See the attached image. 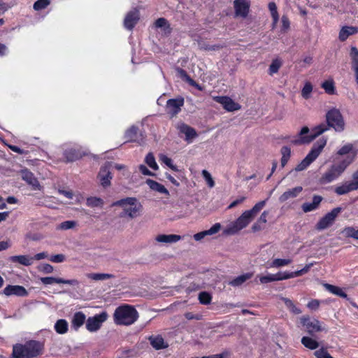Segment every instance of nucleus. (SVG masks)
I'll return each instance as SVG.
<instances>
[{
  "label": "nucleus",
  "mask_w": 358,
  "mask_h": 358,
  "mask_svg": "<svg viewBox=\"0 0 358 358\" xmlns=\"http://www.w3.org/2000/svg\"><path fill=\"white\" fill-rule=\"evenodd\" d=\"M301 343L307 348L310 350H315L318 348L319 343L315 339L308 337L303 336L301 338Z\"/></svg>",
  "instance_id": "obj_38"
},
{
  "label": "nucleus",
  "mask_w": 358,
  "mask_h": 358,
  "mask_svg": "<svg viewBox=\"0 0 358 358\" xmlns=\"http://www.w3.org/2000/svg\"><path fill=\"white\" fill-rule=\"evenodd\" d=\"M350 57L351 60V68L354 72L355 82L358 85V49L356 47H351Z\"/></svg>",
  "instance_id": "obj_23"
},
{
  "label": "nucleus",
  "mask_w": 358,
  "mask_h": 358,
  "mask_svg": "<svg viewBox=\"0 0 358 358\" xmlns=\"http://www.w3.org/2000/svg\"><path fill=\"white\" fill-rule=\"evenodd\" d=\"M221 229V224L215 223L209 229L205 230L194 235V239L200 241L207 236H212L217 234Z\"/></svg>",
  "instance_id": "obj_24"
},
{
  "label": "nucleus",
  "mask_w": 358,
  "mask_h": 358,
  "mask_svg": "<svg viewBox=\"0 0 358 358\" xmlns=\"http://www.w3.org/2000/svg\"><path fill=\"white\" fill-rule=\"evenodd\" d=\"M282 28L281 31L286 32L289 29L290 22L286 15H282L281 18Z\"/></svg>",
  "instance_id": "obj_56"
},
{
  "label": "nucleus",
  "mask_w": 358,
  "mask_h": 358,
  "mask_svg": "<svg viewBox=\"0 0 358 358\" xmlns=\"http://www.w3.org/2000/svg\"><path fill=\"white\" fill-rule=\"evenodd\" d=\"M113 207H119L122 211L119 216L122 218L134 219L142 212V205L134 197H127L113 202Z\"/></svg>",
  "instance_id": "obj_2"
},
{
  "label": "nucleus",
  "mask_w": 358,
  "mask_h": 358,
  "mask_svg": "<svg viewBox=\"0 0 358 358\" xmlns=\"http://www.w3.org/2000/svg\"><path fill=\"white\" fill-rule=\"evenodd\" d=\"M358 189V177L352 175V180L346 181L335 189V192L338 195L348 194L350 192Z\"/></svg>",
  "instance_id": "obj_12"
},
{
  "label": "nucleus",
  "mask_w": 358,
  "mask_h": 358,
  "mask_svg": "<svg viewBox=\"0 0 358 358\" xmlns=\"http://www.w3.org/2000/svg\"><path fill=\"white\" fill-rule=\"evenodd\" d=\"M50 261L55 262V263H62L65 261L66 258L65 256L62 254H58L52 255L49 258Z\"/></svg>",
  "instance_id": "obj_59"
},
{
  "label": "nucleus",
  "mask_w": 358,
  "mask_h": 358,
  "mask_svg": "<svg viewBox=\"0 0 358 358\" xmlns=\"http://www.w3.org/2000/svg\"><path fill=\"white\" fill-rule=\"evenodd\" d=\"M178 129L179 130L180 133L185 134V141L188 143H192V140L197 136L196 130L187 124L181 123L178 125Z\"/></svg>",
  "instance_id": "obj_21"
},
{
  "label": "nucleus",
  "mask_w": 358,
  "mask_h": 358,
  "mask_svg": "<svg viewBox=\"0 0 358 358\" xmlns=\"http://www.w3.org/2000/svg\"><path fill=\"white\" fill-rule=\"evenodd\" d=\"M327 144V139L324 138L318 140L313 146L311 150L306 157L295 167V171H301L307 169L320 155Z\"/></svg>",
  "instance_id": "obj_5"
},
{
  "label": "nucleus",
  "mask_w": 358,
  "mask_h": 358,
  "mask_svg": "<svg viewBox=\"0 0 358 358\" xmlns=\"http://www.w3.org/2000/svg\"><path fill=\"white\" fill-rule=\"evenodd\" d=\"M202 176H203V178L205 179L206 182H207L208 185L210 187H213L215 185V182L213 179L210 173L206 170H203Z\"/></svg>",
  "instance_id": "obj_52"
},
{
  "label": "nucleus",
  "mask_w": 358,
  "mask_h": 358,
  "mask_svg": "<svg viewBox=\"0 0 358 358\" xmlns=\"http://www.w3.org/2000/svg\"><path fill=\"white\" fill-rule=\"evenodd\" d=\"M314 264V262H311L310 264H306L302 269L296 271L295 274H296V276L299 277L307 273Z\"/></svg>",
  "instance_id": "obj_57"
},
{
  "label": "nucleus",
  "mask_w": 358,
  "mask_h": 358,
  "mask_svg": "<svg viewBox=\"0 0 358 358\" xmlns=\"http://www.w3.org/2000/svg\"><path fill=\"white\" fill-rule=\"evenodd\" d=\"M252 273H247L239 276H237L231 281H230L229 285L234 287H238L243 284L246 280L250 279L252 277Z\"/></svg>",
  "instance_id": "obj_34"
},
{
  "label": "nucleus",
  "mask_w": 358,
  "mask_h": 358,
  "mask_svg": "<svg viewBox=\"0 0 358 358\" xmlns=\"http://www.w3.org/2000/svg\"><path fill=\"white\" fill-rule=\"evenodd\" d=\"M322 87L329 94H334L336 93V88L333 80H327L322 83Z\"/></svg>",
  "instance_id": "obj_40"
},
{
  "label": "nucleus",
  "mask_w": 358,
  "mask_h": 358,
  "mask_svg": "<svg viewBox=\"0 0 358 358\" xmlns=\"http://www.w3.org/2000/svg\"><path fill=\"white\" fill-rule=\"evenodd\" d=\"M23 180L31 185L34 189H40V184L34 175L27 169H22L20 172Z\"/></svg>",
  "instance_id": "obj_19"
},
{
  "label": "nucleus",
  "mask_w": 358,
  "mask_h": 358,
  "mask_svg": "<svg viewBox=\"0 0 358 358\" xmlns=\"http://www.w3.org/2000/svg\"><path fill=\"white\" fill-rule=\"evenodd\" d=\"M282 301L285 303V306L294 314H300L301 310L297 308L293 301L287 298H282Z\"/></svg>",
  "instance_id": "obj_46"
},
{
  "label": "nucleus",
  "mask_w": 358,
  "mask_h": 358,
  "mask_svg": "<svg viewBox=\"0 0 358 358\" xmlns=\"http://www.w3.org/2000/svg\"><path fill=\"white\" fill-rule=\"evenodd\" d=\"M98 178L102 186L107 187L110 185L112 176L108 166L106 165L101 168Z\"/></svg>",
  "instance_id": "obj_26"
},
{
  "label": "nucleus",
  "mask_w": 358,
  "mask_h": 358,
  "mask_svg": "<svg viewBox=\"0 0 358 358\" xmlns=\"http://www.w3.org/2000/svg\"><path fill=\"white\" fill-rule=\"evenodd\" d=\"M44 345L37 341H29L25 344H17L13 346V355L15 358H33L41 355Z\"/></svg>",
  "instance_id": "obj_3"
},
{
  "label": "nucleus",
  "mask_w": 358,
  "mask_h": 358,
  "mask_svg": "<svg viewBox=\"0 0 358 358\" xmlns=\"http://www.w3.org/2000/svg\"><path fill=\"white\" fill-rule=\"evenodd\" d=\"M77 226V222L73 220H67L60 223L57 227L59 230H68Z\"/></svg>",
  "instance_id": "obj_47"
},
{
  "label": "nucleus",
  "mask_w": 358,
  "mask_h": 358,
  "mask_svg": "<svg viewBox=\"0 0 358 358\" xmlns=\"http://www.w3.org/2000/svg\"><path fill=\"white\" fill-rule=\"evenodd\" d=\"M181 236L176 234H159L156 236V241L162 243H173L181 240Z\"/></svg>",
  "instance_id": "obj_28"
},
{
  "label": "nucleus",
  "mask_w": 358,
  "mask_h": 358,
  "mask_svg": "<svg viewBox=\"0 0 358 358\" xmlns=\"http://www.w3.org/2000/svg\"><path fill=\"white\" fill-rule=\"evenodd\" d=\"M149 341L152 348L155 350L165 349L169 346V344L159 335L150 336Z\"/></svg>",
  "instance_id": "obj_27"
},
{
  "label": "nucleus",
  "mask_w": 358,
  "mask_h": 358,
  "mask_svg": "<svg viewBox=\"0 0 358 358\" xmlns=\"http://www.w3.org/2000/svg\"><path fill=\"white\" fill-rule=\"evenodd\" d=\"M9 260L13 263H19L23 266H30L34 263V258L28 255L11 256Z\"/></svg>",
  "instance_id": "obj_30"
},
{
  "label": "nucleus",
  "mask_w": 358,
  "mask_h": 358,
  "mask_svg": "<svg viewBox=\"0 0 358 358\" xmlns=\"http://www.w3.org/2000/svg\"><path fill=\"white\" fill-rule=\"evenodd\" d=\"M38 269H39V271H41L45 273H52V271L54 270L52 266H51L50 264H41L38 267Z\"/></svg>",
  "instance_id": "obj_60"
},
{
  "label": "nucleus",
  "mask_w": 358,
  "mask_h": 358,
  "mask_svg": "<svg viewBox=\"0 0 358 358\" xmlns=\"http://www.w3.org/2000/svg\"><path fill=\"white\" fill-rule=\"evenodd\" d=\"M261 284H266L268 282L277 281L276 273L272 274L267 273L265 275H259L257 277Z\"/></svg>",
  "instance_id": "obj_43"
},
{
  "label": "nucleus",
  "mask_w": 358,
  "mask_h": 358,
  "mask_svg": "<svg viewBox=\"0 0 358 358\" xmlns=\"http://www.w3.org/2000/svg\"><path fill=\"white\" fill-rule=\"evenodd\" d=\"M326 117L328 125L336 131H342L344 129L343 119L338 110L335 108L330 110Z\"/></svg>",
  "instance_id": "obj_9"
},
{
  "label": "nucleus",
  "mask_w": 358,
  "mask_h": 358,
  "mask_svg": "<svg viewBox=\"0 0 358 358\" xmlns=\"http://www.w3.org/2000/svg\"><path fill=\"white\" fill-rule=\"evenodd\" d=\"M355 229H356L353 227H345L342 230L341 234L345 238H352L354 236Z\"/></svg>",
  "instance_id": "obj_54"
},
{
  "label": "nucleus",
  "mask_w": 358,
  "mask_h": 358,
  "mask_svg": "<svg viewBox=\"0 0 358 358\" xmlns=\"http://www.w3.org/2000/svg\"><path fill=\"white\" fill-rule=\"evenodd\" d=\"M41 282L44 285H52L53 283H62L70 285L73 286H77L79 284V282L76 279L71 280H64L59 278H54V277H43L41 278Z\"/></svg>",
  "instance_id": "obj_20"
},
{
  "label": "nucleus",
  "mask_w": 358,
  "mask_h": 358,
  "mask_svg": "<svg viewBox=\"0 0 358 358\" xmlns=\"http://www.w3.org/2000/svg\"><path fill=\"white\" fill-rule=\"evenodd\" d=\"M282 62L279 59H273L269 66V74L273 75L276 73L280 69Z\"/></svg>",
  "instance_id": "obj_49"
},
{
  "label": "nucleus",
  "mask_w": 358,
  "mask_h": 358,
  "mask_svg": "<svg viewBox=\"0 0 358 358\" xmlns=\"http://www.w3.org/2000/svg\"><path fill=\"white\" fill-rule=\"evenodd\" d=\"M350 164L351 159L342 160L339 164L332 165L321 177V183L327 184L335 180Z\"/></svg>",
  "instance_id": "obj_7"
},
{
  "label": "nucleus",
  "mask_w": 358,
  "mask_h": 358,
  "mask_svg": "<svg viewBox=\"0 0 358 358\" xmlns=\"http://www.w3.org/2000/svg\"><path fill=\"white\" fill-rule=\"evenodd\" d=\"M268 9L271 13V15H278L277 6L274 2H270L268 5Z\"/></svg>",
  "instance_id": "obj_63"
},
{
  "label": "nucleus",
  "mask_w": 358,
  "mask_h": 358,
  "mask_svg": "<svg viewBox=\"0 0 358 358\" xmlns=\"http://www.w3.org/2000/svg\"><path fill=\"white\" fill-rule=\"evenodd\" d=\"M139 20V12L137 9L129 11L125 16L124 26L127 29L131 30Z\"/></svg>",
  "instance_id": "obj_17"
},
{
  "label": "nucleus",
  "mask_w": 358,
  "mask_h": 358,
  "mask_svg": "<svg viewBox=\"0 0 358 358\" xmlns=\"http://www.w3.org/2000/svg\"><path fill=\"white\" fill-rule=\"evenodd\" d=\"M268 211H264L260 217H259V219L257 220V222H259V223L262 224H264L267 222V216H268Z\"/></svg>",
  "instance_id": "obj_64"
},
{
  "label": "nucleus",
  "mask_w": 358,
  "mask_h": 358,
  "mask_svg": "<svg viewBox=\"0 0 358 358\" xmlns=\"http://www.w3.org/2000/svg\"><path fill=\"white\" fill-rule=\"evenodd\" d=\"M341 210V208L337 207L327 213L317 222L315 226L316 229L322 231L331 227Z\"/></svg>",
  "instance_id": "obj_8"
},
{
  "label": "nucleus",
  "mask_w": 358,
  "mask_h": 358,
  "mask_svg": "<svg viewBox=\"0 0 358 358\" xmlns=\"http://www.w3.org/2000/svg\"><path fill=\"white\" fill-rule=\"evenodd\" d=\"M3 294L6 296L15 295L25 296L28 294L26 289L20 285H8L3 289Z\"/></svg>",
  "instance_id": "obj_22"
},
{
  "label": "nucleus",
  "mask_w": 358,
  "mask_h": 358,
  "mask_svg": "<svg viewBox=\"0 0 358 358\" xmlns=\"http://www.w3.org/2000/svg\"><path fill=\"white\" fill-rule=\"evenodd\" d=\"M85 275L87 278L94 281H103L114 277L112 274L101 273H87Z\"/></svg>",
  "instance_id": "obj_33"
},
{
  "label": "nucleus",
  "mask_w": 358,
  "mask_h": 358,
  "mask_svg": "<svg viewBox=\"0 0 358 358\" xmlns=\"http://www.w3.org/2000/svg\"><path fill=\"white\" fill-rule=\"evenodd\" d=\"M314 354L317 358H334L326 350L323 348L316 350Z\"/></svg>",
  "instance_id": "obj_55"
},
{
  "label": "nucleus",
  "mask_w": 358,
  "mask_h": 358,
  "mask_svg": "<svg viewBox=\"0 0 358 358\" xmlns=\"http://www.w3.org/2000/svg\"><path fill=\"white\" fill-rule=\"evenodd\" d=\"M65 158L67 161L72 162L80 157V153L74 148L66 150L64 152Z\"/></svg>",
  "instance_id": "obj_39"
},
{
  "label": "nucleus",
  "mask_w": 358,
  "mask_h": 358,
  "mask_svg": "<svg viewBox=\"0 0 358 358\" xmlns=\"http://www.w3.org/2000/svg\"><path fill=\"white\" fill-rule=\"evenodd\" d=\"M280 152L282 155L281 166H282V167H284L287 164V162L289 161V159L290 158L291 150L287 146H283L281 148Z\"/></svg>",
  "instance_id": "obj_41"
},
{
  "label": "nucleus",
  "mask_w": 358,
  "mask_h": 358,
  "mask_svg": "<svg viewBox=\"0 0 358 358\" xmlns=\"http://www.w3.org/2000/svg\"><path fill=\"white\" fill-rule=\"evenodd\" d=\"M199 300L201 304L207 305L211 302L212 296L209 293L202 292L199 295Z\"/></svg>",
  "instance_id": "obj_50"
},
{
  "label": "nucleus",
  "mask_w": 358,
  "mask_h": 358,
  "mask_svg": "<svg viewBox=\"0 0 358 358\" xmlns=\"http://www.w3.org/2000/svg\"><path fill=\"white\" fill-rule=\"evenodd\" d=\"M250 6L249 0H235L234 7L236 15L245 17L249 13Z\"/></svg>",
  "instance_id": "obj_14"
},
{
  "label": "nucleus",
  "mask_w": 358,
  "mask_h": 358,
  "mask_svg": "<svg viewBox=\"0 0 358 358\" xmlns=\"http://www.w3.org/2000/svg\"><path fill=\"white\" fill-rule=\"evenodd\" d=\"M276 277H277V281H280V280H284L296 278L297 276H296V274H295V271H293V272L285 271V272L277 273Z\"/></svg>",
  "instance_id": "obj_48"
},
{
  "label": "nucleus",
  "mask_w": 358,
  "mask_h": 358,
  "mask_svg": "<svg viewBox=\"0 0 358 358\" xmlns=\"http://www.w3.org/2000/svg\"><path fill=\"white\" fill-rule=\"evenodd\" d=\"M155 26L159 28H164V30L166 31V29L169 28L168 22L164 18H159L155 22Z\"/></svg>",
  "instance_id": "obj_58"
},
{
  "label": "nucleus",
  "mask_w": 358,
  "mask_h": 358,
  "mask_svg": "<svg viewBox=\"0 0 358 358\" xmlns=\"http://www.w3.org/2000/svg\"><path fill=\"white\" fill-rule=\"evenodd\" d=\"M302 210L303 212L305 213H308V212H310V211H313L315 209L317 208V206H315V205H313V203L311 202V203H304L302 206Z\"/></svg>",
  "instance_id": "obj_61"
},
{
  "label": "nucleus",
  "mask_w": 358,
  "mask_h": 358,
  "mask_svg": "<svg viewBox=\"0 0 358 358\" xmlns=\"http://www.w3.org/2000/svg\"><path fill=\"white\" fill-rule=\"evenodd\" d=\"M291 259H274L269 264V268H280L287 266L292 263Z\"/></svg>",
  "instance_id": "obj_37"
},
{
  "label": "nucleus",
  "mask_w": 358,
  "mask_h": 358,
  "mask_svg": "<svg viewBox=\"0 0 358 358\" xmlns=\"http://www.w3.org/2000/svg\"><path fill=\"white\" fill-rule=\"evenodd\" d=\"M324 287L327 291H329V292L334 295L338 296L344 299L347 298V294H345L344 290L339 287L327 283L324 284Z\"/></svg>",
  "instance_id": "obj_32"
},
{
  "label": "nucleus",
  "mask_w": 358,
  "mask_h": 358,
  "mask_svg": "<svg viewBox=\"0 0 358 358\" xmlns=\"http://www.w3.org/2000/svg\"><path fill=\"white\" fill-rule=\"evenodd\" d=\"M86 321V316L82 312H76L71 320V326L75 330H78Z\"/></svg>",
  "instance_id": "obj_29"
},
{
  "label": "nucleus",
  "mask_w": 358,
  "mask_h": 358,
  "mask_svg": "<svg viewBox=\"0 0 358 358\" xmlns=\"http://www.w3.org/2000/svg\"><path fill=\"white\" fill-rule=\"evenodd\" d=\"M303 191V187L301 186H297L292 189H289L283 192L279 196L280 203H285L288 201L294 199L296 198Z\"/></svg>",
  "instance_id": "obj_15"
},
{
  "label": "nucleus",
  "mask_w": 358,
  "mask_h": 358,
  "mask_svg": "<svg viewBox=\"0 0 358 358\" xmlns=\"http://www.w3.org/2000/svg\"><path fill=\"white\" fill-rule=\"evenodd\" d=\"M338 155H347V157L343 160H350L351 159V163L355 160L357 155V150H355L351 143H348L342 146L337 152Z\"/></svg>",
  "instance_id": "obj_18"
},
{
  "label": "nucleus",
  "mask_w": 358,
  "mask_h": 358,
  "mask_svg": "<svg viewBox=\"0 0 358 358\" xmlns=\"http://www.w3.org/2000/svg\"><path fill=\"white\" fill-rule=\"evenodd\" d=\"M266 200L257 203L250 210L244 211L235 221L231 222L223 231L226 235H234L245 228L258 213L265 206Z\"/></svg>",
  "instance_id": "obj_1"
},
{
  "label": "nucleus",
  "mask_w": 358,
  "mask_h": 358,
  "mask_svg": "<svg viewBox=\"0 0 358 358\" xmlns=\"http://www.w3.org/2000/svg\"><path fill=\"white\" fill-rule=\"evenodd\" d=\"M145 183L148 185L150 189L157 193L164 194L166 197H169L170 194L169 190L161 183L155 181L152 179H147Z\"/></svg>",
  "instance_id": "obj_25"
},
{
  "label": "nucleus",
  "mask_w": 358,
  "mask_h": 358,
  "mask_svg": "<svg viewBox=\"0 0 358 358\" xmlns=\"http://www.w3.org/2000/svg\"><path fill=\"white\" fill-rule=\"evenodd\" d=\"M55 330L57 334H64L68 331L69 324L66 320H58L55 324Z\"/></svg>",
  "instance_id": "obj_35"
},
{
  "label": "nucleus",
  "mask_w": 358,
  "mask_h": 358,
  "mask_svg": "<svg viewBox=\"0 0 358 358\" xmlns=\"http://www.w3.org/2000/svg\"><path fill=\"white\" fill-rule=\"evenodd\" d=\"M213 99L220 103L223 108L229 112H234L241 109V106L239 103L235 102L229 96H214Z\"/></svg>",
  "instance_id": "obj_13"
},
{
  "label": "nucleus",
  "mask_w": 358,
  "mask_h": 358,
  "mask_svg": "<svg viewBox=\"0 0 358 358\" xmlns=\"http://www.w3.org/2000/svg\"><path fill=\"white\" fill-rule=\"evenodd\" d=\"M183 104L182 98L169 99L166 103V111L169 114L175 115L179 113Z\"/></svg>",
  "instance_id": "obj_16"
},
{
  "label": "nucleus",
  "mask_w": 358,
  "mask_h": 358,
  "mask_svg": "<svg viewBox=\"0 0 358 358\" xmlns=\"http://www.w3.org/2000/svg\"><path fill=\"white\" fill-rule=\"evenodd\" d=\"M320 306V301L317 299H313L308 302L307 307L313 310H317Z\"/></svg>",
  "instance_id": "obj_62"
},
{
  "label": "nucleus",
  "mask_w": 358,
  "mask_h": 358,
  "mask_svg": "<svg viewBox=\"0 0 358 358\" xmlns=\"http://www.w3.org/2000/svg\"><path fill=\"white\" fill-rule=\"evenodd\" d=\"M138 317L136 310L129 305L122 306L116 308L114 313V322L120 325H131Z\"/></svg>",
  "instance_id": "obj_4"
},
{
  "label": "nucleus",
  "mask_w": 358,
  "mask_h": 358,
  "mask_svg": "<svg viewBox=\"0 0 358 358\" xmlns=\"http://www.w3.org/2000/svg\"><path fill=\"white\" fill-rule=\"evenodd\" d=\"M137 127L132 126L125 133L126 138L129 141H134V138L137 134Z\"/></svg>",
  "instance_id": "obj_51"
},
{
  "label": "nucleus",
  "mask_w": 358,
  "mask_h": 358,
  "mask_svg": "<svg viewBox=\"0 0 358 358\" xmlns=\"http://www.w3.org/2000/svg\"><path fill=\"white\" fill-rule=\"evenodd\" d=\"M145 162L148 164V166L155 171H157L159 169V166L155 161V158L152 152L148 153L145 158Z\"/></svg>",
  "instance_id": "obj_44"
},
{
  "label": "nucleus",
  "mask_w": 358,
  "mask_h": 358,
  "mask_svg": "<svg viewBox=\"0 0 358 358\" xmlns=\"http://www.w3.org/2000/svg\"><path fill=\"white\" fill-rule=\"evenodd\" d=\"M86 204L87 206L91 208H102L104 204V201L99 197L90 196L87 199Z\"/></svg>",
  "instance_id": "obj_36"
},
{
  "label": "nucleus",
  "mask_w": 358,
  "mask_h": 358,
  "mask_svg": "<svg viewBox=\"0 0 358 358\" xmlns=\"http://www.w3.org/2000/svg\"><path fill=\"white\" fill-rule=\"evenodd\" d=\"M358 29L355 27H343L339 32L338 38L341 41H345L350 36L355 34Z\"/></svg>",
  "instance_id": "obj_31"
},
{
  "label": "nucleus",
  "mask_w": 358,
  "mask_h": 358,
  "mask_svg": "<svg viewBox=\"0 0 358 358\" xmlns=\"http://www.w3.org/2000/svg\"><path fill=\"white\" fill-rule=\"evenodd\" d=\"M300 321L303 327H305L306 330L310 334L325 330L322 324L317 319H311L308 316H303L300 318Z\"/></svg>",
  "instance_id": "obj_10"
},
{
  "label": "nucleus",
  "mask_w": 358,
  "mask_h": 358,
  "mask_svg": "<svg viewBox=\"0 0 358 358\" xmlns=\"http://www.w3.org/2000/svg\"><path fill=\"white\" fill-rule=\"evenodd\" d=\"M327 129V127L324 124H320L314 127L310 131L308 127H303L299 133L297 138L292 141V143L297 145L309 143Z\"/></svg>",
  "instance_id": "obj_6"
},
{
  "label": "nucleus",
  "mask_w": 358,
  "mask_h": 358,
  "mask_svg": "<svg viewBox=\"0 0 358 358\" xmlns=\"http://www.w3.org/2000/svg\"><path fill=\"white\" fill-rule=\"evenodd\" d=\"M107 318L108 315L105 312L90 317L86 320V329L90 332H95L101 328Z\"/></svg>",
  "instance_id": "obj_11"
},
{
  "label": "nucleus",
  "mask_w": 358,
  "mask_h": 358,
  "mask_svg": "<svg viewBox=\"0 0 358 358\" xmlns=\"http://www.w3.org/2000/svg\"><path fill=\"white\" fill-rule=\"evenodd\" d=\"M159 161L164 164L166 166H169L171 170L174 171H178V167L173 164V161L171 158L168 157L166 155L164 154L159 155Z\"/></svg>",
  "instance_id": "obj_42"
},
{
  "label": "nucleus",
  "mask_w": 358,
  "mask_h": 358,
  "mask_svg": "<svg viewBox=\"0 0 358 358\" xmlns=\"http://www.w3.org/2000/svg\"><path fill=\"white\" fill-rule=\"evenodd\" d=\"M48 0H38L34 4V8L36 10H40L46 8L49 5Z\"/></svg>",
  "instance_id": "obj_53"
},
{
  "label": "nucleus",
  "mask_w": 358,
  "mask_h": 358,
  "mask_svg": "<svg viewBox=\"0 0 358 358\" xmlns=\"http://www.w3.org/2000/svg\"><path fill=\"white\" fill-rule=\"evenodd\" d=\"M313 91V85L310 82H306L301 90V96L305 99H308L310 97Z\"/></svg>",
  "instance_id": "obj_45"
}]
</instances>
